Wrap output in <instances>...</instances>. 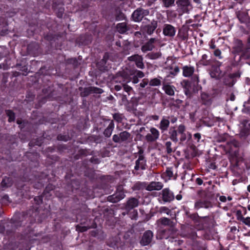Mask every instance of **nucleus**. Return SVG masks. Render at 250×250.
Segmentation results:
<instances>
[{
	"mask_svg": "<svg viewBox=\"0 0 250 250\" xmlns=\"http://www.w3.org/2000/svg\"><path fill=\"white\" fill-rule=\"evenodd\" d=\"M89 140L91 142L96 144H101L103 142V137L101 135H93L88 138Z\"/></svg>",
	"mask_w": 250,
	"mask_h": 250,
	"instance_id": "obj_37",
	"label": "nucleus"
},
{
	"mask_svg": "<svg viewBox=\"0 0 250 250\" xmlns=\"http://www.w3.org/2000/svg\"><path fill=\"white\" fill-rule=\"evenodd\" d=\"M236 16L241 23H247L250 20L248 13L244 11H239L237 12Z\"/></svg>",
	"mask_w": 250,
	"mask_h": 250,
	"instance_id": "obj_24",
	"label": "nucleus"
},
{
	"mask_svg": "<svg viewBox=\"0 0 250 250\" xmlns=\"http://www.w3.org/2000/svg\"><path fill=\"white\" fill-rule=\"evenodd\" d=\"M163 33L166 36L173 37L176 33V29L171 24H165L164 25Z\"/></svg>",
	"mask_w": 250,
	"mask_h": 250,
	"instance_id": "obj_15",
	"label": "nucleus"
},
{
	"mask_svg": "<svg viewBox=\"0 0 250 250\" xmlns=\"http://www.w3.org/2000/svg\"><path fill=\"white\" fill-rule=\"evenodd\" d=\"M16 66L19 67V69L20 71L24 72V73L22 74L23 75L26 76L28 73L29 72L27 66L25 64V62H21L20 63H17Z\"/></svg>",
	"mask_w": 250,
	"mask_h": 250,
	"instance_id": "obj_39",
	"label": "nucleus"
},
{
	"mask_svg": "<svg viewBox=\"0 0 250 250\" xmlns=\"http://www.w3.org/2000/svg\"><path fill=\"white\" fill-rule=\"evenodd\" d=\"M125 197L123 185H120L117 187L114 194L107 197V201L112 203H117Z\"/></svg>",
	"mask_w": 250,
	"mask_h": 250,
	"instance_id": "obj_5",
	"label": "nucleus"
},
{
	"mask_svg": "<svg viewBox=\"0 0 250 250\" xmlns=\"http://www.w3.org/2000/svg\"><path fill=\"white\" fill-rule=\"evenodd\" d=\"M181 84L184 89H191V86H192V85L188 80H183Z\"/></svg>",
	"mask_w": 250,
	"mask_h": 250,
	"instance_id": "obj_54",
	"label": "nucleus"
},
{
	"mask_svg": "<svg viewBox=\"0 0 250 250\" xmlns=\"http://www.w3.org/2000/svg\"><path fill=\"white\" fill-rule=\"evenodd\" d=\"M124 116L120 113H115L113 114V119L118 123H122L123 120Z\"/></svg>",
	"mask_w": 250,
	"mask_h": 250,
	"instance_id": "obj_52",
	"label": "nucleus"
},
{
	"mask_svg": "<svg viewBox=\"0 0 250 250\" xmlns=\"http://www.w3.org/2000/svg\"><path fill=\"white\" fill-rule=\"evenodd\" d=\"M139 204V200L135 197H130L128 199L126 202L124 204L125 209L128 212L131 210L137 207Z\"/></svg>",
	"mask_w": 250,
	"mask_h": 250,
	"instance_id": "obj_12",
	"label": "nucleus"
},
{
	"mask_svg": "<svg viewBox=\"0 0 250 250\" xmlns=\"http://www.w3.org/2000/svg\"><path fill=\"white\" fill-rule=\"evenodd\" d=\"M108 61H113V54L111 52H106L104 53L103 58L97 62V69L102 72L107 71L109 65Z\"/></svg>",
	"mask_w": 250,
	"mask_h": 250,
	"instance_id": "obj_1",
	"label": "nucleus"
},
{
	"mask_svg": "<svg viewBox=\"0 0 250 250\" xmlns=\"http://www.w3.org/2000/svg\"><path fill=\"white\" fill-rule=\"evenodd\" d=\"M239 219H240V221H242L246 225L250 227V217H248L245 218L243 216H241Z\"/></svg>",
	"mask_w": 250,
	"mask_h": 250,
	"instance_id": "obj_59",
	"label": "nucleus"
},
{
	"mask_svg": "<svg viewBox=\"0 0 250 250\" xmlns=\"http://www.w3.org/2000/svg\"><path fill=\"white\" fill-rule=\"evenodd\" d=\"M199 62L201 65L207 66L210 65L212 61L210 59H208V56L204 54L202 56V59L199 61Z\"/></svg>",
	"mask_w": 250,
	"mask_h": 250,
	"instance_id": "obj_38",
	"label": "nucleus"
},
{
	"mask_svg": "<svg viewBox=\"0 0 250 250\" xmlns=\"http://www.w3.org/2000/svg\"><path fill=\"white\" fill-rule=\"evenodd\" d=\"M210 77L216 80H219L223 76L222 71L218 66L212 65L209 72Z\"/></svg>",
	"mask_w": 250,
	"mask_h": 250,
	"instance_id": "obj_16",
	"label": "nucleus"
},
{
	"mask_svg": "<svg viewBox=\"0 0 250 250\" xmlns=\"http://www.w3.org/2000/svg\"><path fill=\"white\" fill-rule=\"evenodd\" d=\"M175 0H162L163 6L167 8L175 5Z\"/></svg>",
	"mask_w": 250,
	"mask_h": 250,
	"instance_id": "obj_50",
	"label": "nucleus"
},
{
	"mask_svg": "<svg viewBox=\"0 0 250 250\" xmlns=\"http://www.w3.org/2000/svg\"><path fill=\"white\" fill-rule=\"evenodd\" d=\"M97 227V225L96 223H94L91 226H81L80 225H77L76 226V230L77 231L83 232L87 231L88 229L91 228H96Z\"/></svg>",
	"mask_w": 250,
	"mask_h": 250,
	"instance_id": "obj_36",
	"label": "nucleus"
},
{
	"mask_svg": "<svg viewBox=\"0 0 250 250\" xmlns=\"http://www.w3.org/2000/svg\"><path fill=\"white\" fill-rule=\"evenodd\" d=\"M189 218L196 223H199L200 222L199 219L201 218L196 213L190 214Z\"/></svg>",
	"mask_w": 250,
	"mask_h": 250,
	"instance_id": "obj_58",
	"label": "nucleus"
},
{
	"mask_svg": "<svg viewBox=\"0 0 250 250\" xmlns=\"http://www.w3.org/2000/svg\"><path fill=\"white\" fill-rule=\"evenodd\" d=\"M223 82L224 84L229 86H232L234 84V81L229 79V75L225 77L224 79Z\"/></svg>",
	"mask_w": 250,
	"mask_h": 250,
	"instance_id": "obj_53",
	"label": "nucleus"
},
{
	"mask_svg": "<svg viewBox=\"0 0 250 250\" xmlns=\"http://www.w3.org/2000/svg\"><path fill=\"white\" fill-rule=\"evenodd\" d=\"M229 137V135L227 133L219 135L216 137V142L219 143L228 142Z\"/></svg>",
	"mask_w": 250,
	"mask_h": 250,
	"instance_id": "obj_42",
	"label": "nucleus"
},
{
	"mask_svg": "<svg viewBox=\"0 0 250 250\" xmlns=\"http://www.w3.org/2000/svg\"><path fill=\"white\" fill-rule=\"evenodd\" d=\"M163 187V184L160 182H151L146 187L148 191L159 190Z\"/></svg>",
	"mask_w": 250,
	"mask_h": 250,
	"instance_id": "obj_20",
	"label": "nucleus"
},
{
	"mask_svg": "<svg viewBox=\"0 0 250 250\" xmlns=\"http://www.w3.org/2000/svg\"><path fill=\"white\" fill-rule=\"evenodd\" d=\"M44 196L43 195V194H42V195L41 196H36L35 198H34V201L35 202V203L37 204V205H40V204H42V197H43Z\"/></svg>",
	"mask_w": 250,
	"mask_h": 250,
	"instance_id": "obj_60",
	"label": "nucleus"
},
{
	"mask_svg": "<svg viewBox=\"0 0 250 250\" xmlns=\"http://www.w3.org/2000/svg\"><path fill=\"white\" fill-rule=\"evenodd\" d=\"M213 97L211 94H209L205 92H202L200 95L201 102L202 104L209 106L212 103Z\"/></svg>",
	"mask_w": 250,
	"mask_h": 250,
	"instance_id": "obj_14",
	"label": "nucleus"
},
{
	"mask_svg": "<svg viewBox=\"0 0 250 250\" xmlns=\"http://www.w3.org/2000/svg\"><path fill=\"white\" fill-rule=\"evenodd\" d=\"M156 41V38L150 39L144 45L142 46L141 50L143 52L152 50L155 47L154 44Z\"/></svg>",
	"mask_w": 250,
	"mask_h": 250,
	"instance_id": "obj_18",
	"label": "nucleus"
},
{
	"mask_svg": "<svg viewBox=\"0 0 250 250\" xmlns=\"http://www.w3.org/2000/svg\"><path fill=\"white\" fill-rule=\"evenodd\" d=\"M146 187L147 184L146 182H137L134 184L132 189L134 191L143 190L144 188L146 189Z\"/></svg>",
	"mask_w": 250,
	"mask_h": 250,
	"instance_id": "obj_34",
	"label": "nucleus"
},
{
	"mask_svg": "<svg viewBox=\"0 0 250 250\" xmlns=\"http://www.w3.org/2000/svg\"><path fill=\"white\" fill-rule=\"evenodd\" d=\"M14 183V180L12 177L5 176L1 182L0 185L3 188H7L11 187Z\"/></svg>",
	"mask_w": 250,
	"mask_h": 250,
	"instance_id": "obj_21",
	"label": "nucleus"
},
{
	"mask_svg": "<svg viewBox=\"0 0 250 250\" xmlns=\"http://www.w3.org/2000/svg\"><path fill=\"white\" fill-rule=\"evenodd\" d=\"M239 60H250V45L245 46V48L240 54Z\"/></svg>",
	"mask_w": 250,
	"mask_h": 250,
	"instance_id": "obj_26",
	"label": "nucleus"
},
{
	"mask_svg": "<svg viewBox=\"0 0 250 250\" xmlns=\"http://www.w3.org/2000/svg\"><path fill=\"white\" fill-rule=\"evenodd\" d=\"M160 195L161 196L162 200L165 203L170 202L174 199L173 193L168 188L163 189L160 193Z\"/></svg>",
	"mask_w": 250,
	"mask_h": 250,
	"instance_id": "obj_9",
	"label": "nucleus"
},
{
	"mask_svg": "<svg viewBox=\"0 0 250 250\" xmlns=\"http://www.w3.org/2000/svg\"><path fill=\"white\" fill-rule=\"evenodd\" d=\"M162 78L161 77H158L157 78H154L151 79L149 82V84L150 86H159L161 84V81L160 79H162Z\"/></svg>",
	"mask_w": 250,
	"mask_h": 250,
	"instance_id": "obj_43",
	"label": "nucleus"
},
{
	"mask_svg": "<svg viewBox=\"0 0 250 250\" xmlns=\"http://www.w3.org/2000/svg\"><path fill=\"white\" fill-rule=\"evenodd\" d=\"M125 14L121 11H119L117 13L115 16L116 21H121L125 19Z\"/></svg>",
	"mask_w": 250,
	"mask_h": 250,
	"instance_id": "obj_57",
	"label": "nucleus"
},
{
	"mask_svg": "<svg viewBox=\"0 0 250 250\" xmlns=\"http://www.w3.org/2000/svg\"><path fill=\"white\" fill-rule=\"evenodd\" d=\"M165 146L166 148V151L167 154H170L172 152H174L175 150V149H174L172 147V143L170 141H167L165 143Z\"/></svg>",
	"mask_w": 250,
	"mask_h": 250,
	"instance_id": "obj_49",
	"label": "nucleus"
},
{
	"mask_svg": "<svg viewBox=\"0 0 250 250\" xmlns=\"http://www.w3.org/2000/svg\"><path fill=\"white\" fill-rule=\"evenodd\" d=\"M57 35L50 32L47 33L44 36V39L49 42L55 41Z\"/></svg>",
	"mask_w": 250,
	"mask_h": 250,
	"instance_id": "obj_48",
	"label": "nucleus"
},
{
	"mask_svg": "<svg viewBox=\"0 0 250 250\" xmlns=\"http://www.w3.org/2000/svg\"><path fill=\"white\" fill-rule=\"evenodd\" d=\"M161 55L162 54L160 52H150L148 53L146 57L150 59L155 60L160 58Z\"/></svg>",
	"mask_w": 250,
	"mask_h": 250,
	"instance_id": "obj_46",
	"label": "nucleus"
},
{
	"mask_svg": "<svg viewBox=\"0 0 250 250\" xmlns=\"http://www.w3.org/2000/svg\"><path fill=\"white\" fill-rule=\"evenodd\" d=\"M153 232L151 230H147L140 236L139 244L142 246L151 247L153 244Z\"/></svg>",
	"mask_w": 250,
	"mask_h": 250,
	"instance_id": "obj_3",
	"label": "nucleus"
},
{
	"mask_svg": "<svg viewBox=\"0 0 250 250\" xmlns=\"http://www.w3.org/2000/svg\"><path fill=\"white\" fill-rule=\"evenodd\" d=\"M176 4L182 13H188L189 11V7H191L190 0H177Z\"/></svg>",
	"mask_w": 250,
	"mask_h": 250,
	"instance_id": "obj_10",
	"label": "nucleus"
},
{
	"mask_svg": "<svg viewBox=\"0 0 250 250\" xmlns=\"http://www.w3.org/2000/svg\"><path fill=\"white\" fill-rule=\"evenodd\" d=\"M185 130H186V127H185V126L183 125H180L178 126V129L177 130V132L179 133V134L184 133Z\"/></svg>",
	"mask_w": 250,
	"mask_h": 250,
	"instance_id": "obj_64",
	"label": "nucleus"
},
{
	"mask_svg": "<svg viewBox=\"0 0 250 250\" xmlns=\"http://www.w3.org/2000/svg\"><path fill=\"white\" fill-rule=\"evenodd\" d=\"M123 88L124 92L127 94L128 96H130L131 93L133 92L132 87L125 83L122 84V85H116L114 86V89L116 91H119Z\"/></svg>",
	"mask_w": 250,
	"mask_h": 250,
	"instance_id": "obj_23",
	"label": "nucleus"
},
{
	"mask_svg": "<svg viewBox=\"0 0 250 250\" xmlns=\"http://www.w3.org/2000/svg\"><path fill=\"white\" fill-rule=\"evenodd\" d=\"M78 152H79V155L82 157L86 156L88 155H92L94 154L93 151H90V149H80Z\"/></svg>",
	"mask_w": 250,
	"mask_h": 250,
	"instance_id": "obj_47",
	"label": "nucleus"
},
{
	"mask_svg": "<svg viewBox=\"0 0 250 250\" xmlns=\"http://www.w3.org/2000/svg\"><path fill=\"white\" fill-rule=\"evenodd\" d=\"M158 27V21L153 20L150 23L142 25L141 31L148 35H151Z\"/></svg>",
	"mask_w": 250,
	"mask_h": 250,
	"instance_id": "obj_7",
	"label": "nucleus"
},
{
	"mask_svg": "<svg viewBox=\"0 0 250 250\" xmlns=\"http://www.w3.org/2000/svg\"><path fill=\"white\" fill-rule=\"evenodd\" d=\"M90 89L92 93H96V94H102L104 92V90L98 87H94V86H90Z\"/></svg>",
	"mask_w": 250,
	"mask_h": 250,
	"instance_id": "obj_56",
	"label": "nucleus"
},
{
	"mask_svg": "<svg viewBox=\"0 0 250 250\" xmlns=\"http://www.w3.org/2000/svg\"><path fill=\"white\" fill-rule=\"evenodd\" d=\"M241 72L240 70H238L235 72H234L229 75V79L234 81V84L235 83L237 79L240 77Z\"/></svg>",
	"mask_w": 250,
	"mask_h": 250,
	"instance_id": "obj_45",
	"label": "nucleus"
},
{
	"mask_svg": "<svg viewBox=\"0 0 250 250\" xmlns=\"http://www.w3.org/2000/svg\"><path fill=\"white\" fill-rule=\"evenodd\" d=\"M169 123L170 121L168 119L164 117L163 118L159 124V128L161 129L162 133L167 130Z\"/></svg>",
	"mask_w": 250,
	"mask_h": 250,
	"instance_id": "obj_29",
	"label": "nucleus"
},
{
	"mask_svg": "<svg viewBox=\"0 0 250 250\" xmlns=\"http://www.w3.org/2000/svg\"><path fill=\"white\" fill-rule=\"evenodd\" d=\"M194 72V68L193 66L186 65L183 67V74L186 77H189L192 76Z\"/></svg>",
	"mask_w": 250,
	"mask_h": 250,
	"instance_id": "obj_28",
	"label": "nucleus"
},
{
	"mask_svg": "<svg viewBox=\"0 0 250 250\" xmlns=\"http://www.w3.org/2000/svg\"><path fill=\"white\" fill-rule=\"evenodd\" d=\"M191 80L189 81L191 84L192 85V86L193 87V90L194 91L195 89L196 90H198V87L199 86V77L196 74H193L192 76H191Z\"/></svg>",
	"mask_w": 250,
	"mask_h": 250,
	"instance_id": "obj_31",
	"label": "nucleus"
},
{
	"mask_svg": "<svg viewBox=\"0 0 250 250\" xmlns=\"http://www.w3.org/2000/svg\"><path fill=\"white\" fill-rule=\"evenodd\" d=\"M246 104V103L244 104V108L242 110V112L249 115L250 116V106H247Z\"/></svg>",
	"mask_w": 250,
	"mask_h": 250,
	"instance_id": "obj_63",
	"label": "nucleus"
},
{
	"mask_svg": "<svg viewBox=\"0 0 250 250\" xmlns=\"http://www.w3.org/2000/svg\"><path fill=\"white\" fill-rule=\"evenodd\" d=\"M249 134V129L244 127L241 130L239 135L241 138H246L247 137H248Z\"/></svg>",
	"mask_w": 250,
	"mask_h": 250,
	"instance_id": "obj_51",
	"label": "nucleus"
},
{
	"mask_svg": "<svg viewBox=\"0 0 250 250\" xmlns=\"http://www.w3.org/2000/svg\"><path fill=\"white\" fill-rule=\"evenodd\" d=\"M121 104L125 105L126 108L129 107V102L130 99L132 98H130V96L127 95H121Z\"/></svg>",
	"mask_w": 250,
	"mask_h": 250,
	"instance_id": "obj_40",
	"label": "nucleus"
},
{
	"mask_svg": "<svg viewBox=\"0 0 250 250\" xmlns=\"http://www.w3.org/2000/svg\"><path fill=\"white\" fill-rule=\"evenodd\" d=\"M212 207V204L211 202L208 200H203L199 199L197 200L194 204V208L196 209H199L200 208H208Z\"/></svg>",
	"mask_w": 250,
	"mask_h": 250,
	"instance_id": "obj_17",
	"label": "nucleus"
},
{
	"mask_svg": "<svg viewBox=\"0 0 250 250\" xmlns=\"http://www.w3.org/2000/svg\"><path fill=\"white\" fill-rule=\"evenodd\" d=\"M112 141L115 143L128 144L132 141V137L129 132L127 131H123L118 134L113 135Z\"/></svg>",
	"mask_w": 250,
	"mask_h": 250,
	"instance_id": "obj_2",
	"label": "nucleus"
},
{
	"mask_svg": "<svg viewBox=\"0 0 250 250\" xmlns=\"http://www.w3.org/2000/svg\"><path fill=\"white\" fill-rule=\"evenodd\" d=\"M117 31L121 34H124L129 30L125 22L118 23L116 25Z\"/></svg>",
	"mask_w": 250,
	"mask_h": 250,
	"instance_id": "obj_33",
	"label": "nucleus"
},
{
	"mask_svg": "<svg viewBox=\"0 0 250 250\" xmlns=\"http://www.w3.org/2000/svg\"><path fill=\"white\" fill-rule=\"evenodd\" d=\"M175 88L174 86L168 84H164L163 86V89L165 93L169 96H173L174 95V90Z\"/></svg>",
	"mask_w": 250,
	"mask_h": 250,
	"instance_id": "obj_30",
	"label": "nucleus"
},
{
	"mask_svg": "<svg viewBox=\"0 0 250 250\" xmlns=\"http://www.w3.org/2000/svg\"><path fill=\"white\" fill-rule=\"evenodd\" d=\"M55 188V186L51 184L48 185L45 189L44 190L42 194L43 196H46V197H49L51 196L50 194V191L53 190Z\"/></svg>",
	"mask_w": 250,
	"mask_h": 250,
	"instance_id": "obj_41",
	"label": "nucleus"
},
{
	"mask_svg": "<svg viewBox=\"0 0 250 250\" xmlns=\"http://www.w3.org/2000/svg\"><path fill=\"white\" fill-rule=\"evenodd\" d=\"M142 57L138 54H135L128 58V60L129 61L135 62V63L141 59Z\"/></svg>",
	"mask_w": 250,
	"mask_h": 250,
	"instance_id": "obj_55",
	"label": "nucleus"
},
{
	"mask_svg": "<svg viewBox=\"0 0 250 250\" xmlns=\"http://www.w3.org/2000/svg\"><path fill=\"white\" fill-rule=\"evenodd\" d=\"M114 126L113 120H111L107 127L104 131L103 134L105 137L109 138L111 136Z\"/></svg>",
	"mask_w": 250,
	"mask_h": 250,
	"instance_id": "obj_27",
	"label": "nucleus"
},
{
	"mask_svg": "<svg viewBox=\"0 0 250 250\" xmlns=\"http://www.w3.org/2000/svg\"><path fill=\"white\" fill-rule=\"evenodd\" d=\"M177 37L184 41L187 40L188 39V29L187 26H183L179 29Z\"/></svg>",
	"mask_w": 250,
	"mask_h": 250,
	"instance_id": "obj_22",
	"label": "nucleus"
},
{
	"mask_svg": "<svg viewBox=\"0 0 250 250\" xmlns=\"http://www.w3.org/2000/svg\"><path fill=\"white\" fill-rule=\"evenodd\" d=\"M150 133H148L145 137V139L148 143L155 142L159 137V131L154 127H151L150 129Z\"/></svg>",
	"mask_w": 250,
	"mask_h": 250,
	"instance_id": "obj_11",
	"label": "nucleus"
},
{
	"mask_svg": "<svg viewBox=\"0 0 250 250\" xmlns=\"http://www.w3.org/2000/svg\"><path fill=\"white\" fill-rule=\"evenodd\" d=\"M244 44L240 39H235L234 41L233 46L232 47V53L233 54H240L245 48Z\"/></svg>",
	"mask_w": 250,
	"mask_h": 250,
	"instance_id": "obj_13",
	"label": "nucleus"
},
{
	"mask_svg": "<svg viewBox=\"0 0 250 250\" xmlns=\"http://www.w3.org/2000/svg\"><path fill=\"white\" fill-rule=\"evenodd\" d=\"M159 212L160 213L165 212L167 215L170 214L171 211V210L167 207H161L159 209Z\"/></svg>",
	"mask_w": 250,
	"mask_h": 250,
	"instance_id": "obj_61",
	"label": "nucleus"
},
{
	"mask_svg": "<svg viewBox=\"0 0 250 250\" xmlns=\"http://www.w3.org/2000/svg\"><path fill=\"white\" fill-rule=\"evenodd\" d=\"M240 146V143L235 139H232L227 142L226 147L228 149L229 152H231L234 151L233 149L236 148L238 149Z\"/></svg>",
	"mask_w": 250,
	"mask_h": 250,
	"instance_id": "obj_19",
	"label": "nucleus"
},
{
	"mask_svg": "<svg viewBox=\"0 0 250 250\" xmlns=\"http://www.w3.org/2000/svg\"><path fill=\"white\" fill-rule=\"evenodd\" d=\"M149 11L147 9H144L142 7L137 8L132 13L131 18L135 22L141 21L144 17L148 15Z\"/></svg>",
	"mask_w": 250,
	"mask_h": 250,
	"instance_id": "obj_6",
	"label": "nucleus"
},
{
	"mask_svg": "<svg viewBox=\"0 0 250 250\" xmlns=\"http://www.w3.org/2000/svg\"><path fill=\"white\" fill-rule=\"evenodd\" d=\"M79 90L80 91H81L80 95L81 97H87L91 94L90 86L84 88H83V87H80L79 88Z\"/></svg>",
	"mask_w": 250,
	"mask_h": 250,
	"instance_id": "obj_35",
	"label": "nucleus"
},
{
	"mask_svg": "<svg viewBox=\"0 0 250 250\" xmlns=\"http://www.w3.org/2000/svg\"><path fill=\"white\" fill-rule=\"evenodd\" d=\"M158 222L160 224L164 226H168V228L175 227L176 223L171 221L169 218L162 217L160 218Z\"/></svg>",
	"mask_w": 250,
	"mask_h": 250,
	"instance_id": "obj_25",
	"label": "nucleus"
},
{
	"mask_svg": "<svg viewBox=\"0 0 250 250\" xmlns=\"http://www.w3.org/2000/svg\"><path fill=\"white\" fill-rule=\"evenodd\" d=\"M5 113L6 115L8 117V121L9 123L14 122L15 119V114L11 110H6Z\"/></svg>",
	"mask_w": 250,
	"mask_h": 250,
	"instance_id": "obj_44",
	"label": "nucleus"
},
{
	"mask_svg": "<svg viewBox=\"0 0 250 250\" xmlns=\"http://www.w3.org/2000/svg\"><path fill=\"white\" fill-rule=\"evenodd\" d=\"M146 167L147 165L146 158L138 157V159L135 161L134 170H132V173L134 174L138 175L139 173L137 171L140 169L141 170H145L146 168Z\"/></svg>",
	"mask_w": 250,
	"mask_h": 250,
	"instance_id": "obj_8",
	"label": "nucleus"
},
{
	"mask_svg": "<svg viewBox=\"0 0 250 250\" xmlns=\"http://www.w3.org/2000/svg\"><path fill=\"white\" fill-rule=\"evenodd\" d=\"M178 229L175 227L161 229L159 232L160 239H173L176 236Z\"/></svg>",
	"mask_w": 250,
	"mask_h": 250,
	"instance_id": "obj_4",
	"label": "nucleus"
},
{
	"mask_svg": "<svg viewBox=\"0 0 250 250\" xmlns=\"http://www.w3.org/2000/svg\"><path fill=\"white\" fill-rule=\"evenodd\" d=\"M166 173L167 176L169 177V178H171L173 177V174L172 171V167H167Z\"/></svg>",
	"mask_w": 250,
	"mask_h": 250,
	"instance_id": "obj_62",
	"label": "nucleus"
},
{
	"mask_svg": "<svg viewBox=\"0 0 250 250\" xmlns=\"http://www.w3.org/2000/svg\"><path fill=\"white\" fill-rule=\"evenodd\" d=\"M169 135L170 139L175 143L178 141L177 138L178 132L174 127H171L169 130Z\"/></svg>",
	"mask_w": 250,
	"mask_h": 250,
	"instance_id": "obj_32",
	"label": "nucleus"
}]
</instances>
